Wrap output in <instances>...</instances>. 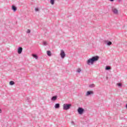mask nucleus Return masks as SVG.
Returning a JSON list of instances; mask_svg holds the SVG:
<instances>
[{
	"instance_id": "obj_1",
	"label": "nucleus",
	"mask_w": 127,
	"mask_h": 127,
	"mask_svg": "<svg viewBox=\"0 0 127 127\" xmlns=\"http://www.w3.org/2000/svg\"><path fill=\"white\" fill-rule=\"evenodd\" d=\"M98 60L99 56H95L88 60L86 63L87 65H93L94 62H96V61H98Z\"/></svg>"
},
{
	"instance_id": "obj_2",
	"label": "nucleus",
	"mask_w": 127,
	"mask_h": 127,
	"mask_svg": "<svg viewBox=\"0 0 127 127\" xmlns=\"http://www.w3.org/2000/svg\"><path fill=\"white\" fill-rule=\"evenodd\" d=\"M71 107H72V105L71 104H64L63 105V110L67 111L68 110H69Z\"/></svg>"
},
{
	"instance_id": "obj_3",
	"label": "nucleus",
	"mask_w": 127,
	"mask_h": 127,
	"mask_svg": "<svg viewBox=\"0 0 127 127\" xmlns=\"http://www.w3.org/2000/svg\"><path fill=\"white\" fill-rule=\"evenodd\" d=\"M84 112L85 110L82 107H79L77 109V113L79 114V115H83Z\"/></svg>"
},
{
	"instance_id": "obj_4",
	"label": "nucleus",
	"mask_w": 127,
	"mask_h": 127,
	"mask_svg": "<svg viewBox=\"0 0 127 127\" xmlns=\"http://www.w3.org/2000/svg\"><path fill=\"white\" fill-rule=\"evenodd\" d=\"M60 55H61V57L62 59L65 58V57L66 56V54H65V52H64V50H61Z\"/></svg>"
},
{
	"instance_id": "obj_5",
	"label": "nucleus",
	"mask_w": 127,
	"mask_h": 127,
	"mask_svg": "<svg viewBox=\"0 0 127 127\" xmlns=\"http://www.w3.org/2000/svg\"><path fill=\"white\" fill-rule=\"evenodd\" d=\"M90 95H94V91H88L86 92V96H90Z\"/></svg>"
},
{
	"instance_id": "obj_6",
	"label": "nucleus",
	"mask_w": 127,
	"mask_h": 127,
	"mask_svg": "<svg viewBox=\"0 0 127 127\" xmlns=\"http://www.w3.org/2000/svg\"><path fill=\"white\" fill-rule=\"evenodd\" d=\"M22 50H23L22 47H19L18 48L17 53H18L19 54H21V53H22Z\"/></svg>"
},
{
	"instance_id": "obj_7",
	"label": "nucleus",
	"mask_w": 127,
	"mask_h": 127,
	"mask_svg": "<svg viewBox=\"0 0 127 127\" xmlns=\"http://www.w3.org/2000/svg\"><path fill=\"white\" fill-rule=\"evenodd\" d=\"M11 9L13 10V11H14V12H15V11L17 10V8L16 7V6H15V5H12Z\"/></svg>"
},
{
	"instance_id": "obj_8",
	"label": "nucleus",
	"mask_w": 127,
	"mask_h": 127,
	"mask_svg": "<svg viewBox=\"0 0 127 127\" xmlns=\"http://www.w3.org/2000/svg\"><path fill=\"white\" fill-rule=\"evenodd\" d=\"M112 11L115 14H118L119 11L117 9V8H112Z\"/></svg>"
},
{
	"instance_id": "obj_9",
	"label": "nucleus",
	"mask_w": 127,
	"mask_h": 127,
	"mask_svg": "<svg viewBox=\"0 0 127 127\" xmlns=\"http://www.w3.org/2000/svg\"><path fill=\"white\" fill-rule=\"evenodd\" d=\"M57 100V96H54L51 98V101H56Z\"/></svg>"
},
{
	"instance_id": "obj_10",
	"label": "nucleus",
	"mask_w": 127,
	"mask_h": 127,
	"mask_svg": "<svg viewBox=\"0 0 127 127\" xmlns=\"http://www.w3.org/2000/svg\"><path fill=\"white\" fill-rule=\"evenodd\" d=\"M55 109H59L60 108V104L59 103H56L55 105Z\"/></svg>"
},
{
	"instance_id": "obj_11",
	"label": "nucleus",
	"mask_w": 127,
	"mask_h": 127,
	"mask_svg": "<svg viewBox=\"0 0 127 127\" xmlns=\"http://www.w3.org/2000/svg\"><path fill=\"white\" fill-rule=\"evenodd\" d=\"M105 42L107 43V45L108 46H111V45H112V42L111 41H105Z\"/></svg>"
},
{
	"instance_id": "obj_12",
	"label": "nucleus",
	"mask_w": 127,
	"mask_h": 127,
	"mask_svg": "<svg viewBox=\"0 0 127 127\" xmlns=\"http://www.w3.org/2000/svg\"><path fill=\"white\" fill-rule=\"evenodd\" d=\"M26 102L28 105H29L30 103L31 102V101L30 100V98L27 97Z\"/></svg>"
},
{
	"instance_id": "obj_13",
	"label": "nucleus",
	"mask_w": 127,
	"mask_h": 127,
	"mask_svg": "<svg viewBox=\"0 0 127 127\" xmlns=\"http://www.w3.org/2000/svg\"><path fill=\"white\" fill-rule=\"evenodd\" d=\"M47 54L48 56H51V51H48L47 52Z\"/></svg>"
},
{
	"instance_id": "obj_14",
	"label": "nucleus",
	"mask_w": 127,
	"mask_h": 127,
	"mask_svg": "<svg viewBox=\"0 0 127 127\" xmlns=\"http://www.w3.org/2000/svg\"><path fill=\"white\" fill-rule=\"evenodd\" d=\"M14 84H15V83H14V81H10L9 82V85H10L11 86L14 85Z\"/></svg>"
},
{
	"instance_id": "obj_15",
	"label": "nucleus",
	"mask_w": 127,
	"mask_h": 127,
	"mask_svg": "<svg viewBox=\"0 0 127 127\" xmlns=\"http://www.w3.org/2000/svg\"><path fill=\"white\" fill-rule=\"evenodd\" d=\"M32 56L34 58H35V59H38V56H37V55L33 54Z\"/></svg>"
},
{
	"instance_id": "obj_16",
	"label": "nucleus",
	"mask_w": 127,
	"mask_h": 127,
	"mask_svg": "<svg viewBox=\"0 0 127 127\" xmlns=\"http://www.w3.org/2000/svg\"><path fill=\"white\" fill-rule=\"evenodd\" d=\"M89 88H94L95 87V84H90L89 86Z\"/></svg>"
},
{
	"instance_id": "obj_17",
	"label": "nucleus",
	"mask_w": 127,
	"mask_h": 127,
	"mask_svg": "<svg viewBox=\"0 0 127 127\" xmlns=\"http://www.w3.org/2000/svg\"><path fill=\"white\" fill-rule=\"evenodd\" d=\"M117 86H118V87H119L120 88H122V86H123V85L122 84V83H117Z\"/></svg>"
},
{
	"instance_id": "obj_18",
	"label": "nucleus",
	"mask_w": 127,
	"mask_h": 127,
	"mask_svg": "<svg viewBox=\"0 0 127 127\" xmlns=\"http://www.w3.org/2000/svg\"><path fill=\"white\" fill-rule=\"evenodd\" d=\"M55 1V0H50V3L51 4L53 5L54 4V2Z\"/></svg>"
},
{
	"instance_id": "obj_19",
	"label": "nucleus",
	"mask_w": 127,
	"mask_h": 127,
	"mask_svg": "<svg viewBox=\"0 0 127 127\" xmlns=\"http://www.w3.org/2000/svg\"><path fill=\"white\" fill-rule=\"evenodd\" d=\"M105 69H106V70H110L111 69V67H110L109 66H106L105 67Z\"/></svg>"
},
{
	"instance_id": "obj_20",
	"label": "nucleus",
	"mask_w": 127,
	"mask_h": 127,
	"mask_svg": "<svg viewBox=\"0 0 127 127\" xmlns=\"http://www.w3.org/2000/svg\"><path fill=\"white\" fill-rule=\"evenodd\" d=\"M35 11H39V8L38 7H35Z\"/></svg>"
},
{
	"instance_id": "obj_21",
	"label": "nucleus",
	"mask_w": 127,
	"mask_h": 127,
	"mask_svg": "<svg viewBox=\"0 0 127 127\" xmlns=\"http://www.w3.org/2000/svg\"><path fill=\"white\" fill-rule=\"evenodd\" d=\"M77 72L78 73H80V72H81V68H78L77 70Z\"/></svg>"
},
{
	"instance_id": "obj_22",
	"label": "nucleus",
	"mask_w": 127,
	"mask_h": 127,
	"mask_svg": "<svg viewBox=\"0 0 127 127\" xmlns=\"http://www.w3.org/2000/svg\"><path fill=\"white\" fill-rule=\"evenodd\" d=\"M43 45H45V46L47 45V43L45 41L43 42Z\"/></svg>"
},
{
	"instance_id": "obj_23",
	"label": "nucleus",
	"mask_w": 127,
	"mask_h": 127,
	"mask_svg": "<svg viewBox=\"0 0 127 127\" xmlns=\"http://www.w3.org/2000/svg\"><path fill=\"white\" fill-rule=\"evenodd\" d=\"M27 33H30V30L28 29V30H27Z\"/></svg>"
},
{
	"instance_id": "obj_24",
	"label": "nucleus",
	"mask_w": 127,
	"mask_h": 127,
	"mask_svg": "<svg viewBox=\"0 0 127 127\" xmlns=\"http://www.w3.org/2000/svg\"><path fill=\"white\" fill-rule=\"evenodd\" d=\"M71 125H72L73 126H75V123L73 122V121L71 122Z\"/></svg>"
},
{
	"instance_id": "obj_25",
	"label": "nucleus",
	"mask_w": 127,
	"mask_h": 127,
	"mask_svg": "<svg viewBox=\"0 0 127 127\" xmlns=\"http://www.w3.org/2000/svg\"><path fill=\"white\" fill-rule=\"evenodd\" d=\"M119 2H121V1H122V0H118Z\"/></svg>"
},
{
	"instance_id": "obj_26",
	"label": "nucleus",
	"mask_w": 127,
	"mask_h": 127,
	"mask_svg": "<svg viewBox=\"0 0 127 127\" xmlns=\"http://www.w3.org/2000/svg\"><path fill=\"white\" fill-rule=\"evenodd\" d=\"M110 1H114L115 0H109Z\"/></svg>"
},
{
	"instance_id": "obj_27",
	"label": "nucleus",
	"mask_w": 127,
	"mask_h": 127,
	"mask_svg": "<svg viewBox=\"0 0 127 127\" xmlns=\"http://www.w3.org/2000/svg\"><path fill=\"white\" fill-rule=\"evenodd\" d=\"M126 109H127V104L126 105Z\"/></svg>"
},
{
	"instance_id": "obj_28",
	"label": "nucleus",
	"mask_w": 127,
	"mask_h": 127,
	"mask_svg": "<svg viewBox=\"0 0 127 127\" xmlns=\"http://www.w3.org/2000/svg\"><path fill=\"white\" fill-rule=\"evenodd\" d=\"M0 113H1V110L0 109Z\"/></svg>"
}]
</instances>
